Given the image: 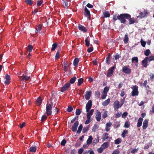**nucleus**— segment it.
Wrapping results in <instances>:
<instances>
[{
  "label": "nucleus",
  "mask_w": 154,
  "mask_h": 154,
  "mask_svg": "<svg viewBox=\"0 0 154 154\" xmlns=\"http://www.w3.org/2000/svg\"><path fill=\"white\" fill-rule=\"evenodd\" d=\"M91 91H87L85 95V98L86 100H88L90 99L91 95Z\"/></svg>",
  "instance_id": "dca6fc26"
},
{
  "label": "nucleus",
  "mask_w": 154,
  "mask_h": 154,
  "mask_svg": "<svg viewBox=\"0 0 154 154\" xmlns=\"http://www.w3.org/2000/svg\"><path fill=\"white\" fill-rule=\"evenodd\" d=\"M30 79L29 76H27L26 75H23L20 78V81L25 80L28 81Z\"/></svg>",
  "instance_id": "6ab92c4d"
},
{
  "label": "nucleus",
  "mask_w": 154,
  "mask_h": 154,
  "mask_svg": "<svg viewBox=\"0 0 154 154\" xmlns=\"http://www.w3.org/2000/svg\"><path fill=\"white\" fill-rule=\"evenodd\" d=\"M148 60L149 61H150L152 60H154V56L152 55H151L149 57H148Z\"/></svg>",
  "instance_id": "5fc2aeb1"
},
{
  "label": "nucleus",
  "mask_w": 154,
  "mask_h": 154,
  "mask_svg": "<svg viewBox=\"0 0 154 154\" xmlns=\"http://www.w3.org/2000/svg\"><path fill=\"white\" fill-rule=\"evenodd\" d=\"M99 136L98 135H97V138H96L93 141V144L94 145H96L99 142Z\"/></svg>",
  "instance_id": "aec40b11"
},
{
  "label": "nucleus",
  "mask_w": 154,
  "mask_h": 154,
  "mask_svg": "<svg viewBox=\"0 0 154 154\" xmlns=\"http://www.w3.org/2000/svg\"><path fill=\"white\" fill-rule=\"evenodd\" d=\"M90 38L89 36L87 37L85 39V45L87 47H89V46L90 44Z\"/></svg>",
  "instance_id": "5701e85b"
},
{
  "label": "nucleus",
  "mask_w": 154,
  "mask_h": 154,
  "mask_svg": "<svg viewBox=\"0 0 154 154\" xmlns=\"http://www.w3.org/2000/svg\"><path fill=\"white\" fill-rule=\"evenodd\" d=\"M79 124L78 121H77L74 124L72 128V130L73 132H75L76 131Z\"/></svg>",
  "instance_id": "1a4fd4ad"
},
{
  "label": "nucleus",
  "mask_w": 154,
  "mask_h": 154,
  "mask_svg": "<svg viewBox=\"0 0 154 154\" xmlns=\"http://www.w3.org/2000/svg\"><path fill=\"white\" fill-rule=\"evenodd\" d=\"M84 149L83 148H81L78 151V153L79 154H82L83 152Z\"/></svg>",
  "instance_id": "69168bd1"
},
{
  "label": "nucleus",
  "mask_w": 154,
  "mask_h": 154,
  "mask_svg": "<svg viewBox=\"0 0 154 154\" xmlns=\"http://www.w3.org/2000/svg\"><path fill=\"white\" fill-rule=\"evenodd\" d=\"M94 112V109H91L90 111L89 110L88 112H87V116L91 117L92 115Z\"/></svg>",
  "instance_id": "b1692460"
},
{
  "label": "nucleus",
  "mask_w": 154,
  "mask_h": 154,
  "mask_svg": "<svg viewBox=\"0 0 154 154\" xmlns=\"http://www.w3.org/2000/svg\"><path fill=\"white\" fill-rule=\"evenodd\" d=\"M138 87L136 85L134 86V88L131 92V96L134 97L135 96H137L138 95Z\"/></svg>",
  "instance_id": "f03ea898"
},
{
  "label": "nucleus",
  "mask_w": 154,
  "mask_h": 154,
  "mask_svg": "<svg viewBox=\"0 0 154 154\" xmlns=\"http://www.w3.org/2000/svg\"><path fill=\"white\" fill-rule=\"evenodd\" d=\"M73 109L71 106H68L67 109V111L68 112H70L72 111L73 110Z\"/></svg>",
  "instance_id": "864d4df0"
},
{
  "label": "nucleus",
  "mask_w": 154,
  "mask_h": 154,
  "mask_svg": "<svg viewBox=\"0 0 154 154\" xmlns=\"http://www.w3.org/2000/svg\"><path fill=\"white\" fill-rule=\"evenodd\" d=\"M81 112L80 109H78L76 110L75 114L76 115H79Z\"/></svg>",
  "instance_id": "8fccbe9b"
},
{
  "label": "nucleus",
  "mask_w": 154,
  "mask_h": 154,
  "mask_svg": "<svg viewBox=\"0 0 154 154\" xmlns=\"http://www.w3.org/2000/svg\"><path fill=\"white\" fill-rule=\"evenodd\" d=\"M70 84L69 83H67L65 84L60 89V91L61 92H64L67 91L69 88Z\"/></svg>",
  "instance_id": "20e7f679"
},
{
  "label": "nucleus",
  "mask_w": 154,
  "mask_h": 154,
  "mask_svg": "<svg viewBox=\"0 0 154 154\" xmlns=\"http://www.w3.org/2000/svg\"><path fill=\"white\" fill-rule=\"evenodd\" d=\"M33 47L32 45H29L27 48H26V50L29 51V53L31 52L32 50Z\"/></svg>",
  "instance_id": "72a5a7b5"
},
{
  "label": "nucleus",
  "mask_w": 154,
  "mask_h": 154,
  "mask_svg": "<svg viewBox=\"0 0 154 154\" xmlns=\"http://www.w3.org/2000/svg\"><path fill=\"white\" fill-rule=\"evenodd\" d=\"M79 29L83 32H86L87 31V30L86 28L83 25H79L78 27Z\"/></svg>",
  "instance_id": "4468645a"
},
{
  "label": "nucleus",
  "mask_w": 154,
  "mask_h": 154,
  "mask_svg": "<svg viewBox=\"0 0 154 154\" xmlns=\"http://www.w3.org/2000/svg\"><path fill=\"white\" fill-rule=\"evenodd\" d=\"M82 128L83 126L81 124L79 125V127L78 130L77 131V133L78 134H79L80 133Z\"/></svg>",
  "instance_id": "ea45409f"
},
{
  "label": "nucleus",
  "mask_w": 154,
  "mask_h": 154,
  "mask_svg": "<svg viewBox=\"0 0 154 154\" xmlns=\"http://www.w3.org/2000/svg\"><path fill=\"white\" fill-rule=\"evenodd\" d=\"M128 40L129 38L128 37V34L126 33L125 35L123 41L125 44H127L128 43Z\"/></svg>",
  "instance_id": "393cba45"
},
{
  "label": "nucleus",
  "mask_w": 154,
  "mask_h": 154,
  "mask_svg": "<svg viewBox=\"0 0 154 154\" xmlns=\"http://www.w3.org/2000/svg\"><path fill=\"white\" fill-rule=\"evenodd\" d=\"M151 53V52L149 50L147 49L146 51H144V54L147 56Z\"/></svg>",
  "instance_id": "a18cd8bd"
},
{
  "label": "nucleus",
  "mask_w": 154,
  "mask_h": 154,
  "mask_svg": "<svg viewBox=\"0 0 154 154\" xmlns=\"http://www.w3.org/2000/svg\"><path fill=\"white\" fill-rule=\"evenodd\" d=\"M111 58V54L110 53H108L106 57V63L109 65L110 63V59Z\"/></svg>",
  "instance_id": "ddd939ff"
},
{
  "label": "nucleus",
  "mask_w": 154,
  "mask_h": 154,
  "mask_svg": "<svg viewBox=\"0 0 154 154\" xmlns=\"http://www.w3.org/2000/svg\"><path fill=\"white\" fill-rule=\"evenodd\" d=\"M108 134L106 133H105L103 134V141H104L105 140H106L108 138Z\"/></svg>",
  "instance_id": "2f4dec72"
},
{
  "label": "nucleus",
  "mask_w": 154,
  "mask_h": 154,
  "mask_svg": "<svg viewBox=\"0 0 154 154\" xmlns=\"http://www.w3.org/2000/svg\"><path fill=\"white\" fill-rule=\"evenodd\" d=\"M123 72L126 74H130L131 70L129 68H122Z\"/></svg>",
  "instance_id": "a211bd4d"
},
{
  "label": "nucleus",
  "mask_w": 154,
  "mask_h": 154,
  "mask_svg": "<svg viewBox=\"0 0 154 154\" xmlns=\"http://www.w3.org/2000/svg\"><path fill=\"white\" fill-rule=\"evenodd\" d=\"M120 125V124L118 122H116L114 123V127L116 128H119Z\"/></svg>",
  "instance_id": "de8ad7c7"
},
{
  "label": "nucleus",
  "mask_w": 154,
  "mask_h": 154,
  "mask_svg": "<svg viewBox=\"0 0 154 154\" xmlns=\"http://www.w3.org/2000/svg\"><path fill=\"white\" fill-rule=\"evenodd\" d=\"M62 4L64 7L68 8L69 7L68 2H67L66 0H64L62 2Z\"/></svg>",
  "instance_id": "c85d7f7f"
},
{
  "label": "nucleus",
  "mask_w": 154,
  "mask_h": 154,
  "mask_svg": "<svg viewBox=\"0 0 154 154\" xmlns=\"http://www.w3.org/2000/svg\"><path fill=\"white\" fill-rule=\"evenodd\" d=\"M130 124L129 122H126L124 125V127L126 128H128L130 127Z\"/></svg>",
  "instance_id": "603ef678"
},
{
  "label": "nucleus",
  "mask_w": 154,
  "mask_h": 154,
  "mask_svg": "<svg viewBox=\"0 0 154 154\" xmlns=\"http://www.w3.org/2000/svg\"><path fill=\"white\" fill-rule=\"evenodd\" d=\"M149 12L146 10H144L143 12H140L139 14V15L137 16L142 19L147 16Z\"/></svg>",
  "instance_id": "7ed1b4c3"
},
{
  "label": "nucleus",
  "mask_w": 154,
  "mask_h": 154,
  "mask_svg": "<svg viewBox=\"0 0 154 154\" xmlns=\"http://www.w3.org/2000/svg\"><path fill=\"white\" fill-rule=\"evenodd\" d=\"M101 117V113L98 110H97L96 114V120L98 122L100 121Z\"/></svg>",
  "instance_id": "9d476101"
},
{
  "label": "nucleus",
  "mask_w": 154,
  "mask_h": 154,
  "mask_svg": "<svg viewBox=\"0 0 154 154\" xmlns=\"http://www.w3.org/2000/svg\"><path fill=\"white\" fill-rule=\"evenodd\" d=\"M103 148L102 147H100L97 149V151L99 153H102L103 151Z\"/></svg>",
  "instance_id": "052dcab7"
},
{
  "label": "nucleus",
  "mask_w": 154,
  "mask_h": 154,
  "mask_svg": "<svg viewBox=\"0 0 154 154\" xmlns=\"http://www.w3.org/2000/svg\"><path fill=\"white\" fill-rule=\"evenodd\" d=\"M128 131L127 130H126V129L124 130L121 134L122 137H123L124 138L125 137V134H127L128 133Z\"/></svg>",
  "instance_id": "a19ab883"
},
{
  "label": "nucleus",
  "mask_w": 154,
  "mask_h": 154,
  "mask_svg": "<svg viewBox=\"0 0 154 154\" xmlns=\"http://www.w3.org/2000/svg\"><path fill=\"white\" fill-rule=\"evenodd\" d=\"M84 79L83 78H80L78 80L77 85L79 86L83 83Z\"/></svg>",
  "instance_id": "f704fd0d"
},
{
  "label": "nucleus",
  "mask_w": 154,
  "mask_h": 154,
  "mask_svg": "<svg viewBox=\"0 0 154 154\" xmlns=\"http://www.w3.org/2000/svg\"><path fill=\"white\" fill-rule=\"evenodd\" d=\"M92 104L91 100H89L87 103L85 107L86 111L88 112L92 106Z\"/></svg>",
  "instance_id": "39448f33"
},
{
  "label": "nucleus",
  "mask_w": 154,
  "mask_h": 154,
  "mask_svg": "<svg viewBox=\"0 0 154 154\" xmlns=\"http://www.w3.org/2000/svg\"><path fill=\"white\" fill-rule=\"evenodd\" d=\"M143 118L140 117L138 119L137 121V127H140L142 125V122L143 121Z\"/></svg>",
  "instance_id": "f3484780"
},
{
  "label": "nucleus",
  "mask_w": 154,
  "mask_h": 154,
  "mask_svg": "<svg viewBox=\"0 0 154 154\" xmlns=\"http://www.w3.org/2000/svg\"><path fill=\"white\" fill-rule=\"evenodd\" d=\"M60 58V53L59 51H57L56 55H55V59H58Z\"/></svg>",
  "instance_id": "e2e57ef3"
},
{
  "label": "nucleus",
  "mask_w": 154,
  "mask_h": 154,
  "mask_svg": "<svg viewBox=\"0 0 154 154\" xmlns=\"http://www.w3.org/2000/svg\"><path fill=\"white\" fill-rule=\"evenodd\" d=\"M122 141V139L120 138H119L115 140L114 143L115 144H118L120 143Z\"/></svg>",
  "instance_id": "c756f323"
},
{
  "label": "nucleus",
  "mask_w": 154,
  "mask_h": 154,
  "mask_svg": "<svg viewBox=\"0 0 154 154\" xmlns=\"http://www.w3.org/2000/svg\"><path fill=\"white\" fill-rule=\"evenodd\" d=\"M128 112H125L123 113L122 115V117L123 118H125L128 115Z\"/></svg>",
  "instance_id": "680f3d73"
},
{
  "label": "nucleus",
  "mask_w": 154,
  "mask_h": 154,
  "mask_svg": "<svg viewBox=\"0 0 154 154\" xmlns=\"http://www.w3.org/2000/svg\"><path fill=\"white\" fill-rule=\"evenodd\" d=\"M110 101V99L109 98H108L105 100L102 103V104L103 106H106L109 104Z\"/></svg>",
  "instance_id": "4be33fe9"
},
{
  "label": "nucleus",
  "mask_w": 154,
  "mask_h": 154,
  "mask_svg": "<svg viewBox=\"0 0 154 154\" xmlns=\"http://www.w3.org/2000/svg\"><path fill=\"white\" fill-rule=\"evenodd\" d=\"M119 15H117L116 14H114L113 16V20L115 21L117 20H119Z\"/></svg>",
  "instance_id": "37998d69"
},
{
  "label": "nucleus",
  "mask_w": 154,
  "mask_h": 154,
  "mask_svg": "<svg viewBox=\"0 0 154 154\" xmlns=\"http://www.w3.org/2000/svg\"><path fill=\"white\" fill-rule=\"evenodd\" d=\"M98 128L97 125L96 124H95L94 125V126L93 127V128L92 129V132H95L96 130Z\"/></svg>",
  "instance_id": "49530a36"
},
{
  "label": "nucleus",
  "mask_w": 154,
  "mask_h": 154,
  "mask_svg": "<svg viewBox=\"0 0 154 154\" xmlns=\"http://www.w3.org/2000/svg\"><path fill=\"white\" fill-rule=\"evenodd\" d=\"M104 16L105 17H109L110 15L109 12L108 11H106L103 13Z\"/></svg>",
  "instance_id": "473e14b6"
},
{
  "label": "nucleus",
  "mask_w": 154,
  "mask_h": 154,
  "mask_svg": "<svg viewBox=\"0 0 154 154\" xmlns=\"http://www.w3.org/2000/svg\"><path fill=\"white\" fill-rule=\"evenodd\" d=\"M89 128L90 126L89 125L87 127H84L82 130L83 133H84L88 131L89 130Z\"/></svg>",
  "instance_id": "c9c22d12"
},
{
  "label": "nucleus",
  "mask_w": 154,
  "mask_h": 154,
  "mask_svg": "<svg viewBox=\"0 0 154 154\" xmlns=\"http://www.w3.org/2000/svg\"><path fill=\"white\" fill-rule=\"evenodd\" d=\"M29 151L32 152H35L36 150V148L35 146H32L29 149Z\"/></svg>",
  "instance_id": "4c0bfd02"
},
{
  "label": "nucleus",
  "mask_w": 154,
  "mask_h": 154,
  "mask_svg": "<svg viewBox=\"0 0 154 154\" xmlns=\"http://www.w3.org/2000/svg\"><path fill=\"white\" fill-rule=\"evenodd\" d=\"M57 43L56 42L54 43L52 45V48H51V51H54L57 48Z\"/></svg>",
  "instance_id": "58836bf2"
},
{
  "label": "nucleus",
  "mask_w": 154,
  "mask_h": 154,
  "mask_svg": "<svg viewBox=\"0 0 154 154\" xmlns=\"http://www.w3.org/2000/svg\"><path fill=\"white\" fill-rule=\"evenodd\" d=\"M109 146V143L107 142L104 143L102 145V147L104 149H106Z\"/></svg>",
  "instance_id": "e433bc0d"
},
{
  "label": "nucleus",
  "mask_w": 154,
  "mask_h": 154,
  "mask_svg": "<svg viewBox=\"0 0 154 154\" xmlns=\"http://www.w3.org/2000/svg\"><path fill=\"white\" fill-rule=\"evenodd\" d=\"M26 3L29 5H32V0H25Z\"/></svg>",
  "instance_id": "09e8293b"
},
{
  "label": "nucleus",
  "mask_w": 154,
  "mask_h": 154,
  "mask_svg": "<svg viewBox=\"0 0 154 154\" xmlns=\"http://www.w3.org/2000/svg\"><path fill=\"white\" fill-rule=\"evenodd\" d=\"M93 138L91 136H89L88 139L87 140V143L88 144H90L92 142V141Z\"/></svg>",
  "instance_id": "7c9ffc66"
},
{
  "label": "nucleus",
  "mask_w": 154,
  "mask_h": 154,
  "mask_svg": "<svg viewBox=\"0 0 154 154\" xmlns=\"http://www.w3.org/2000/svg\"><path fill=\"white\" fill-rule=\"evenodd\" d=\"M84 10L85 12L84 13V15L87 18L90 19L91 18L90 14L89 11L87 9V8L85 7Z\"/></svg>",
  "instance_id": "0eeeda50"
},
{
  "label": "nucleus",
  "mask_w": 154,
  "mask_h": 154,
  "mask_svg": "<svg viewBox=\"0 0 154 154\" xmlns=\"http://www.w3.org/2000/svg\"><path fill=\"white\" fill-rule=\"evenodd\" d=\"M113 107L115 110L118 109L122 106L121 105L119 104L118 100H116L113 103Z\"/></svg>",
  "instance_id": "423d86ee"
},
{
  "label": "nucleus",
  "mask_w": 154,
  "mask_h": 154,
  "mask_svg": "<svg viewBox=\"0 0 154 154\" xmlns=\"http://www.w3.org/2000/svg\"><path fill=\"white\" fill-rule=\"evenodd\" d=\"M138 150V148H137V149H133L131 150V153H134L135 152H137Z\"/></svg>",
  "instance_id": "0e129e2a"
},
{
  "label": "nucleus",
  "mask_w": 154,
  "mask_h": 154,
  "mask_svg": "<svg viewBox=\"0 0 154 154\" xmlns=\"http://www.w3.org/2000/svg\"><path fill=\"white\" fill-rule=\"evenodd\" d=\"M76 78L75 76L71 78L69 81V83L73 84L76 81Z\"/></svg>",
  "instance_id": "79ce46f5"
},
{
  "label": "nucleus",
  "mask_w": 154,
  "mask_h": 154,
  "mask_svg": "<svg viewBox=\"0 0 154 154\" xmlns=\"http://www.w3.org/2000/svg\"><path fill=\"white\" fill-rule=\"evenodd\" d=\"M141 44V45L143 47H145V45L146 44V42L145 41H143L142 40L140 41Z\"/></svg>",
  "instance_id": "6e6d98bb"
},
{
  "label": "nucleus",
  "mask_w": 154,
  "mask_h": 154,
  "mask_svg": "<svg viewBox=\"0 0 154 154\" xmlns=\"http://www.w3.org/2000/svg\"><path fill=\"white\" fill-rule=\"evenodd\" d=\"M107 116V113L106 112H103L102 114V117L103 119L105 118Z\"/></svg>",
  "instance_id": "774afa93"
},
{
  "label": "nucleus",
  "mask_w": 154,
  "mask_h": 154,
  "mask_svg": "<svg viewBox=\"0 0 154 154\" xmlns=\"http://www.w3.org/2000/svg\"><path fill=\"white\" fill-rule=\"evenodd\" d=\"M79 62V59L78 57H76L73 60V64L75 66H76Z\"/></svg>",
  "instance_id": "412c9836"
},
{
  "label": "nucleus",
  "mask_w": 154,
  "mask_h": 154,
  "mask_svg": "<svg viewBox=\"0 0 154 154\" xmlns=\"http://www.w3.org/2000/svg\"><path fill=\"white\" fill-rule=\"evenodd\" d=\"M47 118V117L45 115H43L41 118V121L42 122H43L45 121V120H46Z\"/></svg>",
  "instance_id": "3c124183"
},
{
  "label": "nucleus",
  "mask_w": 154,
  "mask_h": 154,
  "mask_svg": "<svg viewBox=\"0 0 154 154\" xmlns=\"http://www.w3.org/2000/svg\"><path fill=\"white\" fill-rule=\"evenodd\" d=\"M131 17L130 14H122L119 15V20L121 23H125L126 21V19H129Z\"/></svg>",
  "instance_id": "f257e3e1"
},
{
  "label": "nucleus",
  "mask_w": 154,
  "mask_h": 154,
  "mask_svg": "<svg viewBox=\"0 0 154 154\" xmlns=\"http://www.w3.org/2000/svg\"><path fill=\"white\" fill-rule=\"evenodd\" d=\"M148 119H146L144 121L143 125V129L145 130L147 128L148 126Z\"/></svg>",
  "instance_id": "f8f14e48"
},
{
  "label": "nucleus",
  "mask_w": 154,
  "mask_h": 154,
  "mask_svg": "<svg viewBox=\"0 0 154 154\" xmlns=\"http://www.w3.org/2000/svg\"><path fill=\"white\" fill-rule=\"evenodd\" d=\"M107 95V94L103 93V94L101 95V98L102 99H105Z\"/></svg>",
  "instance_id": "bf43d9fd"
},
{
  "label": "nucleus",
  "mask_w": 154,
  "mask_h": 154,
  "mask_svg": "<svg viewBox=\"0 0 154 154\" xmlns=\"http://www.w3.org/2000/svg\"><path fill=\"white\" fill-rule=\"evenodd\" d=\"M128 19L129 24H132L135 22V21L134 18H131V17Z\"/></svg>",
  "instance_id": "cd10ccee"
},
{
  "label": "nucleus",
  "mask_w": 154,
  "mask_h": 154,
  "mask_svg": "<svg viewBox=\"0 0 154 154\" xmlns=\"http://www.w3.org/2000/svg\"><path fill=\"white\" fill-rule=\"evenodd\" d=\"M53 104V103L51 102V104H47L46 107V110H51Z\"/></svg>",
  "instance_id": "a878e982"
},
{
  "label": "nucleus",
  "mask_w": 154,
  "mask_h": 154,
  "mask_svg": "<svg viewBox=\"0 0 154 154\" xmlns=\"http://www.w3.org/2000/svg\"><path fill=\"white\" fill-rule=\"evenodd\" d=\"M66 141L65 139H63L61 143V144L63 146H64L65 145L66 143Z\"/></svg>",
  "instance_id": "13d9d810"
},
{
  "label": "nucleus",
  "mask_w": 154,
  "mask_h": 154,
  "mask_svg": "<svg viewBox=\"0 0 154 154\" xmlns=\"http://www.w3.org/2000/svg\"><path fill=\"white\" fill-rule=\"evenodd\" d=\"M109 90V88L108 87L106 86L104 88L102 93L107 94V92Z\"/></svg>",
  "instance_id": "c03bdc74"
},
{
  "label": "nucleus",
  "mask_w": 154,
  "mask_h": 154,
  "mask_svg": "<svg viewBox=\"0 0 154 154\" xmlns=\"http://www.w3.org/2000/svg\"><path fill=\"white\" fill-rule=\"evenodd\" d=\"M138 58L136 57H133L131 59L132 63H134L135 66L136 67H137L138 66Z\"/></svg>",
  "instance_id": "9b49d317"
},
{
  "label": "nucleus",
  "mask_w": 154,
  "mask_h": 154,
  "mask_svg": "<svg viewBox=\"0 0 154 154\" xmlns=\"http://www.w3.org/2000/svg\"><path fill=\"white\" fill-rule=\"evenodd\" d=\"M148 57H146L144 59V60L142 61V63L143 66L144 67H146L147 66V62L149 61L148 60Z\"/></svg>",
  "instance_id": "2eb2a0df"
},
{
  "label": "nucleus",
  "mask_w": 154,
  "mask_h": 154,
  "mask_svg": "<svg viewBox=\"0 0 154 154\" xmlns=\"http://www.w3.org/2000/svg\"><path fill=\"white\" fill-rule=\"evenodd\" d=\"M93 50V47H91L88 48L87 49V51L88 53H90Z\"/></svg>",
  "instance_id": "4d7b16f0"
},
{
  "label": "nucleus",
  "mask_w": 154,
  "mask_h": 154,
  "mask_svg": "<svg viewBox=\"0 0 154 154\" xmlns=\"http://www.w3.org/2000/svg\"><path fill=\"white\" fill-rule=\"evenodd\" d=\"M114 69L115 68H111V69H108L106 75L107 77H110L112 75Z\"/></svg>",
  "instance_id": "6e6552de"
},
{
  "label": "nucleus",
  "mask_w": 154,
  "mask_h": 154,
  "mask_svg": "<svg viewBox=\"0 0 154 154\" xmlns=\"http://www.w3.org/2000/svg\"><path fill=\"white\" fill-rule=\"evenodd\" d=\"M47 114L48 116L51 115L52 111L51 110H46Z\"/></svg>",
  "instance_id": "338daca9"
},
{
  "label": "nucleus",
  "mask_w": 154,
  "mask_h": 154,
  "mask_svg": "<svg viewBox=\"0 0 154 154\" xmlns=\"http://www.w3.org/2000/svg\"><path fill=\"white\" fill-rule=\"evenodd\" d=\"M87 119L85 122L86 125L89 124L92 120L91 117L87 116Z\"/></svg>",
  "instance_id": "bb28decb"
}]
</instances>
